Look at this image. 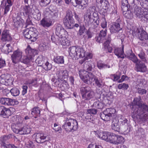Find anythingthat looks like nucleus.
Masks as SVG:
<instances>
[{"label": "nucleus", "mask_w": 148, "mask_h": 148, "mask_svg": "<svg viewBox=\"0 0 148 148\" xmlns=\"http://www.w3.org/2000/svg\"><path fill=\"white\" fill-rule=\"evenodd\" d=\"M42 67L45 70L48 71L50 70L52 67V64L49 63L47 61V59L43 64Z\"/></svg>", "instance_id": "a19ab883"}, {"label": "nucleus", "mask_w": 148, "mask_h": 148, "mask_svg": "<svg viewBox=\"0 0 148 148\" xmlns=\"http://www.w3.org/2000/svg\"><path fill=\"white\" fill-rule=\"evenodd\" d=\"M33 137L38 143H43L48 141L50 139V136L48 134L43 133H37L34 134Z\"/></svg>", "instance_id": "9d476101"}, {"label": "nucleus", "mask_w": 148, "mask_h": 148, "mask_svg": "<svg viewBox=\"0 0 148 148\" xmlns=\"http://www.w3.org/2000/svg\"><path fill=\"white\" fill-rule=\"evenodd\" d=\"M62 127L67 132H73L77 129V122L75 119L72 118H67L65 121Z\"/></svg>", "instance_id": "20e7f679"}, {"label": "nucleus", "mask_w": 148, "mask_h": 148, "mask_svg": "<svg viewBox=\"0 0 148 148\" xmlns=\"http://www.w3.org/2000/svg\"><path fill=\"white\" fill-rule=\"evenodd\" d=\"M21 9L23 10L22 13L24 16H26L30 14L32 12V9L29 5H26L21 7Z\"/></svg>", "instance_id": "bb28decb"}, {"label": "nucleus", "mask_w": 148, "mask_h": 148, "mask_svg": "<svg viewBox=\"0 0 148 148\" xmlns=\"http://www.w3.org/2000/svg\"><path fill=\"white\" fill-rule=\"evenodd\" d=\"M125 141V139L123 136L117 135L116 145L123 143Z\"/></svg>", "instance_id": "c03bdc74"}, {"label": "nucleus", "mask_w": 148, "mask_h": 148, "mask_svg": "<svg viewBox=\"0 0 148 148\" xmlns=\"http://www.w3.org/2000/svg\"><path fill=\"white\" fill-rule=\"evenodd\" d=\"M97 66L98 68L100 69L110 68V66L109 65L105 64L101 60H99L97 61Z\"/></svg>", "instance_id": "72a5a7b5"}, {"label": "nucleus", "mask_w": 148, "mask_h": 148, "mask_svg": "<svg viewBox=\"0 0 148 148\" xmlns=\"http://www.w3.org/2000/svg\"><path fill=\"white\" fill-rule=\"evenodd\" d=\"M72 5L76 7L77 5L80 4L81 8L84 9L85 8L88 2V0H72Z\"/></svg>", "instance_id": "6ab92c4d"}, {"label": "nucleus", "mask_w": 148, "mask_h": 148, "mask_svg": "<svg viewBox=\"0 0 148 148\" xmlns=\"http://www.w3.org/2000/svg\"><path fill=\"white\" fill-rule=\"evenodd\" d=\"M86 28L84 25L80 26L79 29L77 33V35L81 36L84 34L85 32Z\"/></svg>", "instance_id": "864d4df0"}, {"label": "nucleus", "mask_w": 148, "mask_h": 148, "mask_svg": "<svg viewBox=\"0 0 148 148\" xmlns=\"http://www.w3.org/2000/svg\"><path fill=\"white\" fill-rule=\"evenodd\" d=\"M56 75L57 77L58 81H62L65 83L66 86L65 87L64 89L68 88V84L67 82L68 76V72L66 70H60V69H57Z\"/></svg>", "instance_id": "0eeeda50"}, {"label": "nucleus", "mask_w": 148, "mask_h": 148, "mask_svg": "<svg viewBox=\"0 0 148 148\" xmlns=\"http://www.w3.org/2000/svg\"><path fill=\"white\" fill-rule=\"evenodd\" d=\"M22 125V124L21 123H13L12 125V128L14 132L16 134H18L19 132V129Z\"/></svg>", "instance_id": "c9c22d12"}, {"label": "nucleus", "mask_w": 148, "mask_h": 148, "mask_svg": "<svg viewBox=\"0 0 148 148\" xmlns=\"http://www.w3.org/2000/svg\"><path fill=\"white\" fill-rule=\"evenodd\" d=\"M95 66V64L91 61L86 62L84 64V68L88 71H91L93 68Z\"/></svg>", "instance_id": "cd10ccee"}, {"label": "nucleus", "mask_w": 148, "mask_h": 148, "mask_svg": "<svg viewBox=\"0 0 148 148\" xmlns=\"http://www.w3.org/2000/svg\"><path fill=\"white\" fill-rule=\"evenodd\" d=\"M88 148H103L102 146L100 145H97L96 144H90Z\"/></svg>", "instance_id": "774afa93"}, {"label": "nucleus", "mask_w": 148, "mask_h": 148, "mask_svg": "<svg viewBox=\"0 0 148 148\" xmlns=\"http://www.w3.org/2000/svg\"><path fill=\"white\" fill-rule=\"evenodd\" d=\"M121 20L118 19L115 22L110 24V30L111 34L117 33L122 29V27L120 25Z\"/></svg>", "instance_id": "f8f14e48"}, {"label": "nucleus", "mask_w": 148, "mask_h": 148, "mask_svg": "<svg viewBox=\"0 0 148 148\" xmlns=\"http://www.w3.org/2000/svg\"><path fill=\"white\" fill-rule=\"evenodd\" d=\"M138 56L143 61L145 62L146 61V55L145 53L143 52H141L138 54Z\"/></svg>", "instance_id": "bf43d9fd"}, {"label": "nucleus", "mask_w": 148, "mask_h": 148, "mask_svg": "<svg viewBox=\"0 0 148 148\" xmlns=\"http://www.w3.org/2000/svg\"><path fill=\"white\" fill-rule=\"evenodd\" d=\"M94 104L97 108L99 109H101L103 107V104L102 103L99 102L98 101L95 102L94 103Z\"/></svg>", "instance_id": "e2e57ef3"}, {"label": "nucleus", "mask_w": 148, "mask_h": 148, "mask_svg": "<svg viewBox=\"0 0 148 148\" xmlns=\"http://www.w3.org/2000/svg\"><path fill=\"white\" fill-rule=\"evenodd\" d=\"M84 22L86 26H92L93 23H94V19L92 18L91 16H90L89 14L84 16Z\"/></svg>", "instance_id": "b1692460"}, {"label": "nucleus", "mask_w": 148, "mask_h": 148, "mask_svg": "<svg viewBox=\"0 0 148 148\" xmlns=\"http://www.w3.org/2000/svg\"><path fill=\"white\" fill-rule=\"evenodd\" d=\"M95 82L96 86L99 88H102L103 85V83L101 79H98L97 78L95 77Z\"/></svg>", "instance_id": "09e8293b"}, {"label": "nucleus", "mask_w": 148, "mask_h": 148, "mask_svg": "<svg viewBox=\"0 0 148 148\" xmlns=\"http://www.w3.org/2000/svg\"><path fill=\"white\" fill-rule=\"evenodd\" d=\"M11 112L8 108L2 106H0V115L4 116V117H8L11 115Z\"/></svg>", "instance_id": "4be33fe9"}, {"label": "nucleus", "mask_w": 148, "mask_h": 148, "mask_svg": "<svg viewBox=\"0 0 148 148\" xmlns=\"http://www.w3.org/2000/svg\"><path fill=\"white\" fill-rule=\"evenodd\" d=\"M128 120L124 117L121 116L119 119L118 122L120 123V124L122 126H123L124 127L127 128L128 126Z\"/></svg>", "instance_id": "2f4dec72"}, {"label": "nucleus", "mask_w": 148, "mask_h": 148, "mask_svg": "<svg viewBox=\"0 0 148 148\" xmlns=\"http://www.w3.org/2000/svg\"><path fill=\"white\" fill-rule=\"evenodd\" d=\"M87 111L89 114L94 115L96 114L97 112V110L93 108L88 109Z\"/></svg>", "instance_id": "69168bd1"}, {"label": "nucleus", "mask_w": 148, "mask_h": 148, "mask_svg": "<svg viewBox=\"0 0 148 148\" xmlns=\"http://www.w3.org/2000/svg\"><path fill=\"white\" fill-rule=\"evenodd\" d=\"M101 21V27L103 29H106L107 23L105 18L103 17Z\"/></svg>", "instance_id": "4d7b16f0"}, {"label": "nucleus", "mask_w": 148, "mask_h": 148, "mask_svg": "<svg viewBox=\"0 0 148 148\" xmlns=\"http://www.w3.org/2000/svg\"><path fill=\"white\" fill-rule=\"evenodd\" d=\"M135 70L137 72H144L146 71L147 67L145 64L139 60L135 63Z\"/></svg>", "instance_id": "f3484780"}, {"label": "nucleus", "mask_w": 148, "mask_h": 148, "mask_svg": "<svg viewBox=\"0 0 148 148\" xmlns=\"http://www.w3.org/2000/svg\"><path fill=\"white\" fill-rule=\"evenodd\" d=\"M69 54L72 57L77 58L84 56L83 49L78 46H72L69 48Z\"/></svg>", "instance_id": "423d86ee"}, {"label": "nucleus", "mask_w": 148, "mask_h": 148, "mask_svg": "<svg viewBox=\"0 0 148 148\" xmlns=\"http://www.w3.org/2000/svg\"><path fill=\"white\" fill-rule=\"evenodd\" d=\"M122 47L115 48L114 52L118 58H124V53L123 51L124 45H122Z\"/></svg>", "instance_id": "412c9836"}, {"label": "nucleus", "mask_w": 148, "mask_h": 148, "mask_svg": "<svg viewBox=\"0 0 148 148\" xmlns=\"http://www.w3.org/2000/svg\"><path fill=\"white\" fill-rule=\"evenodd\" d=\"M111 40L110 35H108L106 39V41L105 42L104 45H106V46H108Z\"/></svg>", "instance_id": "338daca9"}, {"label": "nucleus", "mask_w": 148, "mask_h": 148, "mask_svg": "<svg viewBox=\"0 0 148 148\" xmlns=\"http://www.w3.org/2000/svg\"><path fill=\"white\" fill-rule=\"evenodd\" d=\"M12 81L10 77V75L9 74H7L5 85L6 86L11 85L12 84Z\"/></svg>", "instance_id": "49530a36"}, {"label": "nucleus", "mask_w": 148, "mask_h": 148, "mask_svg": "<svg viewBox=\"0 0 148 148\" xmlns=\"http://www.w3.org/2000/svg\"><path fill=\"white\" fill-rule=\"evenodd\" d=\"M125 10H123V14L127 18L131 19L133 17V14L132 13L130 10H127V11H125Z\"/></svg>", "instance_id": "79ce46f5"}, {"label": "nucleus", "mask_w": 148, "mask_h": 148, "mask_svg": "<svg viewBox=\"0 0 148 148\" xmlns=\"http://www.w3.org/2000/svg\"><path fill=\"white\" fill-rule=\"evenodd\" d=\"M23 53L21 51L18 50L15 51L11 56L12 62L16 64L20 62Z\"/></svg>", "instance_id": "2eb2a0df"}, {"label": "nucleus", "mask_w": 148, "mask_h": 148, "mask_svg": "<svg viewBox=\"0 0 148 148\" xmlns=\"http://www.w3.org/2000/svg\"><path fill=\"white\" fill-rule=\"evenodd\" d=\"M80 90L82 98L84 100H89L93 97L94 92L90 87H81Z\"/></svg>", "instance_id": "39448f33"}, {"label": "nucleus", "mask_w": 148, "mask_h": 148, "mask_svg": "<svg viewBox=\"0 0 148 148\" xmlns=\"http://www.w3.org/2000/svg\"><path fill=\"white\" fill-rule=\"evenodd\" d=\"M67 33V32L63 28L61 25L57 24L56 25V34L59 37L64 36Z\"/></svg>", "instance_id": "a211bd4d"}, {"label": "nucleus", "mask_w": 148, "mask_h": 148, "mask_svg": "<svg viewBox=\"0 0 148 148\" xmlns=\"http://www.w3.org/2000/svg\"><path fill=\"white\" fill-rule=\"evenodd\" d=\"M25 52L26 56H22L20 62L24 64H28L32 61L34 56L37 54V51L32 49L29 46H28L25 50Z\"/></svg>", "instance_id": "f03ea898"}, {"label": "nucleus", "mask_w": 148, "mask_h": 148, "mask_svg": "<svg viewBox=\"0 0 148 148\" xmlns=\"http://www.w3.org/2000/svg\"><path fill=\"white\" fill-rule=\"evenodd\" d=\"M132 33L134 35H137L138 38L141 40L148 39V36L146 32L141 28H135L132 30Z\"/></svg>", "instance_id": "9b49d317"}, {"label": "nucleus", "mask_w": 148, "mask_h": 148, "mask_svg": "<svg viewBox=\"0 0 148 148\" xmlns=\"http://www.w3.org/2000/svg\"><path fill=\"white\" fill-rule=\"evenodd\" d=\"M53 130H55V131L56 132L61 130V128L59 125L56 123L54 124L53 127Z\"/></svg>", "instance_id": "0e129e2a"}, {"label": "nucleus", "mask_w": 148, "mask_h": 148, "mask_svg": "<svg viewBox=\"0 0 148 148\" xmlns=\"http://www.w3.org/2000/svg\"><path fill=\"white\" fill-rule=\"evenodd\" d=\"M117 135L112 132L108 133V142L116 145Z\"/></svg>", "instance_id": "393cba45"}, {"label": "nucleus", "mask_w": 148, "mask_h": 148, "mask_svg": "<svg viewBox=\"0 0 148 148\" xmlns=\"http://www.w3.org/2000/svg\"><path fill=\"white\" fill-rule=\"evenodd\" d=\"M79 74L81 79L86 84H91L95 79L96 76L94 74L84 70H79Z\"/></svg>", "instance_id": "7ed1b4c3"}, {"label": "nucleus", "mask_w": 148, "mask_h": 148, "mask_svg": "<svg viewBox=\"0 0 148 148\" xmlns=\"http://www.w3.org/2000/svg\"><path fill=\"white\" fill-rule=\"evenodd\" d=\"M35 30V29L33 27H30L29 29L27 28L23 30V34L25 36V38L27 39H29L30 38L31 34L30 32H32V30Z\"/></svg>", "instance_id": "473e14b6"}, {"label": "nucleus", "mask_w": 148, "mask_h": 148, "mask_svg": "<svg viewBox=\"0 0 148 148\" xmlns=\"http://www.w3.org/2000/svg\"><path fill=\"white\" fill-rule=\"evenodd\" d=\"M143 12V10L140 7H135L134 10V13L137 17L139 18L142 17Z\"/></svg>", "instance_id": "f704fd0d"}, {"label": "nucleus", "mask_w": 148, "mask_h": 148, "mask_svg": "<svg viewBox=\"0 0 148 148\" xmlns=\"http://www.w3.org/2000/svg\"><path fill=\"white\" fill-rule=\"evenodd\" d=\"M137 82L139 84L141 85L145 84L146 83L145 79L143 78H139L137 80Z\"/></svg>", "instance_id": "680f3d73"}, {"label": "nucleus", "mask_w": 148, "mask_h": 148, "mask_svg": "<svg viewBox=\"0 0 148 148\" xmlns=\"http://www.w3.org/2000/svg\"><path fill=\"white\" fill-rule=\"evenodd\" d=\"M13 22L14 25L15 27H18L22 25V22L20 18L18 19L14 18Z\"/></svg>", "instance_id": "de8ad7c7"}, {"label": "nucleus", "mask_w": 148, "mask_h": 148, "mask_svg": "<svg viewBox=\"0 0 148 148\" xmlns=\"http://www.w3.org/2000/svg\"><path fill=\"white\" fill-rule=\"evenodd\" d=\"M59 43L63 46H65L68 43L67 40L65 37V35L59 37Z\"/></svg>", "instance_id": "ea45409f"}, {"label": "nucleus", "mask_w": 148, "mask_h": 148, "mask_svg": "<svg viewBox=\"0 0 148 148\" xmlns=\"http://www.w3.org/2000/svg\"><path fill=\"white\" fill-rule=\"evenodd\" d=\"M30 34H31V36L29 39L32 42L36 41L38 37V32L36 31V29H34V30H32V32H30Z\"/></svg>", "instance_id": "e433bc0d"}, {"label": "nucleus", "mask_w": 148, "mask_h": 148, "mask_svg": "<svg viewBox=\"0 0 148 148\" xmlns=\"http://www.w3.org/2000/svg\"><path fill=\"white\" fill-rule=\"evenodd\" d=\"M107 32V29H106L101 30L99 34V36H101L103 39H105V37L106 36Z\"/></svg>", "instance_id": "13d9d810"}, {"label": "nucleus", "mask_w": 148, "mask_h": 148, "mask_svg": "<svg viewBox=\"0 0 148 148\" xmlns=\"http://www.w3.org/2000/svg\"><path fill=\"white\" fill-rule=\"evenodd\" d=\"M31 131V128L28 126H24L19 128L18 133L21 135L27 134L29 133Z\"/></svg>", "instance_id": "c85d7f7f"}, {"label": "nucleus", "mask_w": 148, "mask_h": 148, "mask_svg": "<svg viewBox=\"0 0 148 148\" xmlns=\"http://www.w3.org/2000/svg\"><path fill=\"white\" fill-rule=\"evenodd\" d=\"M40 5L41 6H45L50 2V0H39Z\"/></svg>", "instance_id": "3c124183"}, {"label": "nucleus", "mask_w": 148, "mask_h": 148, "mask_svg": "<svg viewBox=\"0 0 148 148\" xmlns=\"http://www.w3.org/2000/svg\"><path fill=\"white\" fill-rule=\"evenodd\" d=\"M44 57L42 56L38 57L35 60V62L38 66H42L46 61Z\"/></svg>", "instance_id": "4c0bfd02"}, {"label": "nucleus", "mask_w": 148, "mask_h": 148, "mask_svg": "<svg viewBox=\"0 0 148 148\" xmlns=\"http://www.w3.org/2000/svg\"><path fill=\"white\" fill-rule=\"evenodd\" d=\"M128 87V84L125 83L119 84L118 85V88L119 89L123 90H127Z\"/></svg>", "instance_id": "8fccbe9b"}, {"label": "nucleus", "mask_w": 148, "mask_h": 148, "mask_svg": "<svg viewBox=\"0 0 148 148\" xmlns=\"http://www.w3.org/2000/svg\"><path fill=\"white\" fill-rule=\"evenodd\" d=\"M44 13L45 17H48L51 21L56 18L58 16V12L56 10L51 11L47 9L44 11Z\"/></svg>", "instance_id": "4468645a"}, {"label": "nucleus", "mask_w": 148, "mask_h": 148, "mask_svg": "<svg viewBox=\"0 0 148 148\" xmlns=\"http://www.w3.org/2000/svg\"><path fill=\"white\" fill-rule=\"evenodd\" d=\"M11 95L14 96H18L20 93V91L19 89L16 88H12L10 90Z\"/></svg>", "instance_id": "37998d69"}, {"label": "nucleus", "mask_w": 148, "mask_h": 148, "mask_svg": "<svg viewBox=\"0 0 148 148\" xmlns=\"http://www.w3.org/2000/svg\"><path fill=\"white\" fill-rule=\"evenodd\" d=\"M115 112V110L114 108H107L100 113V116L101 119L103 121H109L114 116Z\"/></svg>", "instance_id": "6e6552de"}, {"label": "nucleus", "mask_w": 148, "mask_h": 148, "mask_svg": "<svg viewBox=\"0 0 148 148\" xmlns=\"http://www.w3.org/2000/svg\"><path fill=\"white\" fill-rule=\"evenodd\" d=\"M54 62L58 64H63L64 62V57L63 56H57L54 57Z\"/></svg>", "instance_id": "58836bf2"}, {"label": "nucleus", "mask_w": 148, "mask_h": 148, "mask_svg": "<svg viewBox=\"0 0 148 148\" xmlns=\"http://www.w3.org/2000/svg\"><path fill=\"white\" fill-rule=\"evenodd\" d=\"M128 1L127 0H122V10H127L128 8Z\"/></svg>", "instance_id": "603ef678"}, {"label": "nucleus", "mask_w": 148, "mask_h": 148, "mask_svg": "<svg viewBox=\"0 0 148 148\" xmlns=\"http://www.w3.org/2000/svg\"><path fill=\"white\" fill-rule=\"evenodd\" d=\"M73 16L72 12L69 10L67 12L66 16L64 19L63 23L65 26L69 29L73 28V23H74Z\"/></svg>", "instance_id": "1a4fd4ad"}, {"label": "nucleus", "mask_w": 148, "mask_h": 148, "mask_svg": "<svg viewBox=\"0 0 148 148\" xmlns=\"http://www.w3.org/2000/svg\"><path fill=\"white\" fill-rule=\"evenodd\" d=\"M12 135L11 134L8 135H4L2 136V140L3 141H6L12 138Z\"/></svg>", "instance_id": "052dcab7"}, {"label": "nucleus", "mask_w": 148, "mask_h": 148, "mask_svg": "<svg viewBox=\"0 0 148 148\" xmlns=\"http://www.w3.org/2000/svg\"><path fill=\"white\" fill-rule=\"evenodd\" d=\"M6 44V43H1L0 45L2 50L5 53L8 54L12 51V47L10 44L5 45Z\"/></svg>", "instance_id": "a878e982"}, {"label": "nucleus", "mask_w": 148, "mask_h": 148, "mask_svg": "<svg viewBox=\"0 0 148 148\" xmlns=\"http://www.w3.org/2000/svg\"><path fill=\"white\" fill-rule=\"evenodd\" d=\"M12 38L9 33V30L5 29L2 32L1 34V40L0 44L1 43H6V42L11 41Z\"/></svg>", "instance_id": "ddd939ff"}, {"label": "nucleus", "mask_w": 148, "mask_h": 148, "mask_svg": "<svg viewBox=\"0 0 148 148\" xmlns=\"http://www.w3.org/2000/svg\"><path fill=\"white\" fill-rule=\"evenodd\" d=\"M126 56L130 60L135 63L139 60L134 54L132 53L131 51H128Z\"/></svg>", "instance_id": "7c9ffc66"}, {"label": "nucleus", "mask_w": 148, "mask_h": 148, "mask_svg": "<svg viewBox=\"0 0 148 148\" xmlns=\"http://www.w3.org/2000/svg\"><path fill=\"white\" fill-rule=\"evenodd\" d=\"M7 74H2L0 76V83L4 85L5 84Z\"/></svg>", "instance_id": "5fc2aeb1"}, {"label": "nucleus", "mask_w": 148, "mask_h": 148, "mask_svg": "<svg viewBox=\"0 0 148 148\" xmlns=\"http://www.w3.org/2000/svg\"><path fill=\"white\" fill-rule=\"evenodd\" d=\"M112 128L115 131H119L120 127L118 122H113L112 125Z\"/></svg>", "instance_id": "a18cd8bd"}, {"label": "nucleus", "mask_w": 148, "mask_h": 148, "mask_svg": "<svg viewBox=\"0 0 148 148\" xmlns=\"http://www.w3.org/2000/svg\"><path fill=\"white\" fill-rule=\"evenodd\" d=\"M31 114L35 119L40 116V110L38 107H35L31 110Z\"/></svg>", "instance_id": "c756f323"}, {"label": "nucleus", "mask_w": 148, "mask_h": 148, "mask_svg": "<svg viewBox=\"0 0 148 148\" xmlns=\"http://www.w3.org/2000/svg\"><path fill=\"white\" fill-rule=\"evenodd\" d=\"M140 97L135 98L133 100V105L131 116L133 119H144L148 116V106L141 103Z\"/></svg>", "instance_id": "f257e3e1"}, {"label": "nucleus", "mask_w": 148, "mask_h": 148, "mask_svg": "<svg viewBox=\"0 0 148 148\" xmlns=\"http://www.w3.org/2000/svg\"><path fill=\"white\" fill-rule=\"evenodd\" d=\"M100 136L102 139L108 142V134L106 133H103L100 135Z\"/></svg>", "instance_id": "6e6d98bb"}, {"label": "nucleus", "mask_w": 148, "mask_h": 148, "mask_svg": "<svg viewBox=\"0 0 148 148\" xmlns=\"http://www.w3.org/2000/svg\"><path fill=\"white\" fill-rule=\"evenodd\" d=\"M41 25L45 27H48L52 25V21L48 17H45L40 21Z\"/></svg>", "instance_id": "5701e85b"}, {"label": "nucleus", "mask_w": 148, "mask_h": 148, "mask_svg": "<svg viewBox=\"0 0 148 148\" xmlns=\"http://www.w3.org/2000/svg\"><path fill=\"white\" fill-rule=\"evenodd\" d=\"M86 15L88 16V14L91 16L92 15L94 17L97 18V20L99 18L97 12L96 10V8L95 6H92L89 7L87 10Z\"/></svg>", "instance_id": "aec40b11"}, {"label": "nucleus", "mask_w": 148, "mask_h": 148, "mask_svg": "<svg viewBox=\"0 0 148 148\" xmlns=\"http://www.w3.org/2000/svg\"><path fill=\"white\" fill-rule=\"evenodd\" d=\"M0 102L2 104L7 106L17 105L18 103V101L15 99H12L8 98L2 97L0 99Z\"/></svg>", "instance_id": "dca6fc26"}]
</instances>
